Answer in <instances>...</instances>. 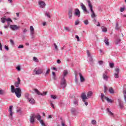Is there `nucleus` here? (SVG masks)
Returning a JSON list of instances; mask_svg holds the SVG:
<instances>
[{
	"label": "nucleus",
	"instance_id": "f257e3e1",
	"mask_svg": "<svg viewBox=\"0 0 126 126\" xmlns=\"http://www.w3.org/2000/svg\"><path fill=\"white\" fill-rule=\"evenodd\" d=\"M11 91L12 93H15L16 96L17 98H20L21 97V89L20 88H14L13 85L11 86Z\"/></svg>",
	"mask_w": 126,
	"mask_h": 126
},
{
	"label": "nucleus",
	"instance_id": "f03ea898",
	"mask_svg": "<svg viewBox=\"0 0 126 126\" xmlns=\"http://www.w3.org/2000/svg\"><path fill=\"white\" fill-rule=\"evenodd\" d=\"M88 4L92 12V14L91 15V17L92 18H95V17H96V15L95 14L94 11H93V6H92V4H91V2H90V0H88Z\"/></svg>",
	"mask_w": 126,
	"mask_h": 126
},
{
	"label": "nucleus",
	"instance_id": "7ed1b4c3",
	"mask_svg": "<svg viewBox=\"0 0 126 126\" xmlns=\"http://www.w3.org/2000/svg\"><path fill=\"white\" fill-rule=\"evenodd\" d=\"M44 72V69L35 68L33 70V74L37 75L42 74Z\"/></svg>",
	"mask_w": 126,
	"mask_h": 126
},
{
	"label": "nucleus",
	"instance_id": "20e7f679",
	"mask_svg": "<svg viewBox=\"0 0 126 126\" xmlns=\"http://www.w3.org/2000/svg\"><path fill=\"white\" fill-rule=\"evenodd\" d=\"M87 56L89 58V63H90V64H93L94 63V61H93V58H92V56H91V53L89 52V50L87 51Z\"/></svg>",
	"mask_w": 126,
	"mask_h": 126
},
{
	"label": "nucleus",
	"instance_id": "39448f33",
	"mask_svg": "<svg viewBox=\"0 0 126 126\" xmlns=\"http://www.w3.org/2000/svg\"><path fill=\"white\" fill-rule=\"evenodd\" d=\"M0 20L2 23H5V21H6L7 24H8V22H12V20L11 19H10V18H1Z\"/></svg>",
	"mask_w": 126,
	"mask_h": 126
},
{
	"label": "nucleus",
	"instance_id": "423d86ee",
	"mask_svg": "<svg viewBox=\"0 0 126 126\" xmlns=\"http://www.w3.org/2000/svg\"><path fill=\"white\" fill-rule=\"evenodd\" d=\"M38 5L41 8H45V7L46 6V3L43 1L39 0L38 1Z\"/></svg>",
	"mask_w": 126,
	"mask_h": 126
},
{
	"label": "nucleus",
	"instance_id": "0eeeda50",
	"mask_svg": "<svg viewBox=\"0 0 126 126\" xmlns=\"http://www.w3.org/2000/svg\"><path fill=\"white\" fill-rule=\"evenodd\" d=\"M10 28L12 29L13 31H16V30H18V29H19L20 27L19 26H17V25H11L10 26Z\"/></svg>",
	"mask_w": 126,
	"mask_h": 126
},
{
	"label": "nucleus",
	"instance_id": "6e6552de",
	"mask_svg": "<svg viewBox=\"0 0 126 126\" xmlns=\"http://www.w3.org/2000/svg\"><path fill=\"white\" fill-rule=\"evenodd\" d=\"M34 91H35V93H37L38 95H41V96H45L47 95V92H43V94H42L36 89H34Z\"/></svg>",
	"mask_w": 126,
	"mask_h": 126
},
{
	"label": "nucleus",
	"instance_id": "1a4fd4ad",
	"mask_svg": "<svg viewBox=\"0 0 126 126\" xmlns=\"http://www.w3.org/2000/svg\"><path fill=\"white\" fill-rule=\"evenodd\" d=\"M30 29L31 31V36H32V39H33V38H34V34H35V32H34V28L33 26H31L30 27Z\"/></svg>",
	"mask_w": 126,
	"mask_h": 126
},
{
	"label": "nucleus",
	"instance_id": "9d476101",
	"mask_svg": "<svg viewBox=\"0 0 126 126\" xmlns=\"http://www.w3.org/2000/svg\"><path fill=\"white\" fill-rule=\"evenodd\" d=\"M30 122L31 124H32L33 125L34 123H35V114H32L30 119Z\"/></svg>",
	"mask_w": 126,
	"mask_h": 126
},
{
	"label": "nucleus",
	"instance_id": "9b49d317",
	"mask_svg": "<svg viewBox=\"0 0 126 126\" xmlns=\"http://www.w3.org/2000/svg\"><path fill=\"white\" fill-rule=\"evenodd\" d=\"M61 85L62 88H65L66 87V81L64 79H62L61 82Z\"/></svg>",
	"mask_w": 126,
	"mask_h": 126
},
{
	"label": "nucleus",
	"instance_id": "f8f14e48",
	"mask_svg": "<svg viewBox=\"0 0 126 126\" xmlns=\"http://www.w3.org/2000/svg\"><path fill=\"white\" fill-rule=\"evenodd\" d=\"M74 73H75V79H77V75H78V74L80 76V79H84V77H83V76H82V74H81V73H78L76 71H74Z\"/></svg>",
	"mask_w": 126,
	"mask_h": 126
},
{
	"label": "nucleus",
	"instance_id": "ddd939ff",
	"mask_svg": "<svg viewBox=\"0 0 126 126\" xmlns=\"http://www.w3.org/2000/svg\"><path fill=\"white\" fill-rule=\"evenodd\" d=\"M75 83L78 85H80L81 83H83V82H85V79H76L75 80Z\"/></svg>",
	"mask_w": 126,
	"mask_h": 126
},
{
	"label": "nucleus",
	"instance_id": "4468645a",
	"mask_svg": "<svg viewBox=\"0 0 126 126\" xmlns=\"http://www.w3.org/2000/svg\"><path fill=\"white\" fill-rule=\"evenodd\" d=\"M81 97L83 102H85V100L88 99V97L86 96V94H85V93H82Z\"/></svg>",
	"mask_w": 126,
	"mask_h": 126
},
{
	"label": "nucleus",
	"instance_id": "2eb2a0df",
	"mask_svg": "<svg viewBox=\"0 0 126 126\" xmlns=\"http://www.w3.org/2000/svg\"><path fill=\"white\" fill-rule=\"evenodd\" d=\"M12 108H13V106H10L9 107V118L10 119H12V115L13 112H12Z\"/></svg>",
	"mask_w": 126,
	"mask_h": 126
},
{
	"label": "nucleus",
	"instance_id": "dca6fc26",
	"mask_svg": "<svg viewBox=\"0 0 126 126\" xmlns=\"http://www.w3.org/2000/svg\"><path fill=\"white\" fill-rule=\"evenodd\" d=\"M74 14L76 16H78V17H80V11L78 8L75 9Z\"/></svg>",
	"mask_w": 126,
	"mask_h": 126
},
{
	"label": "nucleus",
	"instance_id": "f3484780",
	"mask_svg": "<svg viewBox=\"0 0 126 126\" xmlns=\"http://www.w3.org/2000/svg\"><path fill=\"white\" fill-rule=\"evenodd\" d=\"M118 101L119 104L120 109H124V103H123V101L120 99H118Z\"/></svg>",
	"mask_w": 126,
	"mask_h": 126
},
{
	"label": "nucleus",
	"instance_id": "a211bd4d",
	"mask_svg": "<svg viewBox=\"0 0 126 126\" xmlns=\"http://www.w3.org/2000/svg\"><path fill=\"white\" fill-rule=\"evenodd\" d=\"M72 12H73L72 9H70L68 10V15L69 16V19H71V18L72 17Z\"/></svg>",
	"mask_w": 126,
	"mask_h": 126
},
{
	"label": "nucleus",
	"instance_id": "6ab92c4d",
	"mask_svg": "<svg viewBox=\"0 0 126 126\" xmlns=\"http://www.w3.org/2000/svg\"><path fill=\"white\" fill-rule=\"evenodd\" d=\"M81 6L83 11H85V12H88L87 9L86 8V6H85V5L83 4V3H81Z\"/></svg>",
	"mask_w": 126,
	"mask_h": 126
},
{
	"label": "nucleus",
	"instance_id": "aec40b11",
	"mask_svg": "<svg viewBox=\"0 0 126 126\" xmlns=\"http://www.w3.org/2000/svg\"><path fill=\"white\" fill-rule=\"evenodd\" d=\"M104 42L105 44H106V46H109L110 45V43H109V38L107 37H104Z\"/></svg>",
	"mask_w": 126,
	"mask_h": 126
},
{
	"label": "nucleus",
	"instance_id": "412c9836",
	"mask_svg": "<svg viewBox=\"0 0 126 126\" xmlns=\"http://www.w3.org/2000/svg\"><path fill=\"white\" fill-rule=\"evenodd\" d=\"M29 102L30 103V104H32V105H34L35 104V100L33 98H29Z\"/></svg>",
	"mask_w": 126,
	"mask_h": 126
},
{
	"label": "nucleus",
	"instance_id": "4be33fe9",
	"mask_svg": "<svg viewBox=\"0 0 126 126\" xmlns=\"http://www.w3.org/2000/svg\"><path fill=\"white\" fill-rule=\"evenodd\" d=\"M71 112L73 115H76L77 113V110L75 108H72Z\"/></svg>",
	"mask_w": 126,
	"mask_h": 126
},
{
	"label": "nucleus",
	"instance_id": "5701e85b",
	"mask_svg": "<svg viewBox=\"0 0 126 126\" xmlns=\"http://www.w3.org/2000/svg\"><path fill=\"white\" fill-rule=\"evenodd\" d=\"M107 111L109 113V116H111V117H113V118L115 117V115H114V113H113L111 111H110V109L107 108Z\"/></svg>",
	"mask_w": 126,
	"mask_h": 126
},
{
	"label": "nucleus",
	"instance_id": "b1692460",
	"mask_svg": "<svg viewBox=\"0 0 126 126\" xmlns=\"http://www.w3.org/2000/svg\"><path fill=\"white\" fill-rule=\"evenodd\" d=\"M35 118H36V119H37V120L38 121H39L40 122L41 120V115H40L39 114H37L36 115H35Z\"/></svg>",
	"mask_w": 126,
	"mask_h": 126
},
{
	"label": "nucleus",
	"instance_id": "393cba45",
	"mask_svg": "<svg viewBox=\"0 0 126 126\" xmlns=\"http://www.w3.org/2000/svg\"><path fill=\"white\" fill-rule=\"evenodd\" d=\"M19 84H20V79H18V81L15 83V87H19Z\"/></svg>",
	"mask_w": 126,
	"mask_h": 126
},
{
	"label": "nucleus",
	"instance_id": "a878e982",
	"mask_svg": "<svg viewBox=\"0 0 126 126\" xmlns=\"http://www.w3.org/2000/svg\"><path fill=\"white\" fill-rule=\"evenodd\" d=\"M101 99L102 100V102H104V99H106V98H107V97L105 96V94H104L103 93H101Z\"/></svg>",
	"mask_w": 126,
	"mask_h": 126
},
{
	"label": "nucleus",
	"instance_id": "bb28decb",
	"mask_svg": "<svg viewBox=\"0 0 126 126\" xmlns=\"http://www.w3.org/2000/svg\"><path fill=\"white\" fill-rule=\"evenodd\" d=\"M121 39H120V38H116L115 41V44L116 45H118V44H120V43H121Z\"/></svg>",
	"mask_w": 126,
	"mask_h": 126
},
{
	"label": "nucleus",
	"instance_id": "cd10ccee",
	"mask_svg": "<svg viewBox=\"0 0 126 126\" xmlns=\"http://www.w3.org/2000/svg\"><path fill=\"white\" fill-rule=\"evenodd\" d=\"M68 74V71L67 70H64L63 72V77L66 76Z\"/></svg>",
	"mask_w": 126,
	"mask_h": 126
},
{
	"label": "nucleus",
	"instance_id": "c85d7f7f",
	"mask_svg": "<svg viewBox=\"0 0 126 126\" xmlns=\"http://www.w3.org/2000/svg\"><path fill=\"white\" fill-rule=\"evenodd\" d=\"M103 78L104 79H108V78H109L108 76H107V72L106 71H105V73L103 74Z\"/></svg>",
	"mask_w": 126,
	"mask_h": 126
},
{
	"label": "nucleus",
	"instance_id": "c756f323",
	"mask_svg": "<svg viewBox=\"0 0 126 126\" xmlns=\"http://www.w3.org/2000/svg\"><path fill=\"white\" fill-rule=\"evenodd\" d=\"M109 92H110V93H111V94H114V89H113V88L110 87L109 89Z\"/></svg>",
	"mask_w": 126,
	"mask_h": 126
},
{
	"label": "nucleus",
	"instance_id": "7c9ffc66",
	"mask_svg": "<svg viewBox=\"0 0 126 126\" xmlns=\"http://www.w3.org/2000/svg\"><path fill=\"white\" fill-rule=\"evenodd\" d=\"M101 29H102V32H107L108 31V30L107 29V28H106L104 26L101 27Z\"/></svg>",
	"mask_w": 126,
	"mask_h": 126
},
{
	"label": "nucleus",
	"instance_id": "2f4dec72",
	"mask_svg": "<svg viewBox=\"0 0 126 126\" xmlns=\"http://www.w3.org/2000/svg\"><path fill=\"white\" fill-rule=\"evenodd\" d=\"M25 96L26 99H28V100H29V99L30 98V94H29L28 93H26L25 94Z\"/></svg>",
	"mask_w": 126,
	"mask_h": 126
},
{
	"label": "nucleus",
	"instance_id": "473e14b6",
	"mask_svg": "<svg viewBox=\"0 0 126 126\" xmlns=\"http://www.w3.org/2000/svg\"><path fill=\"white\" fill-rule=\"evenodd\" d=\"M92 94H93V93H92V92L91 91L89 92L87 94L88 98H89V97H91V96H92Z\"/></svg>",
	"mask_w": 126,
	"mask_h": 126
},
{
	"label": "nucleus",
	"instance_id": "72a5a7b5",
	"mask_svg": "<svg viewBox=\"0 0 126 126\" xmlns=\"http://www.w3.org/2000/svg\"><path fill=\"white\" fill-rule=\"evenodd\" d=\"M105 100H106L108 103H113V102H114V101L108 97H105Z\"/></svg>",
	"mask_w": 126,
	"mask_h": 126
},
{
	"label": "nucleus",
	"instance_id": "f704fd0d",
	"mask_svg": "<svg viewBox=\"0 0 126 126\" xmlns=\"http://www.w3.org/2000/svg\"><path fill=\"white\" fill-rule=\"evenodd\" d=\"M39 122L42 126H46L45 122H44V121L43 120L39 121Z\"/></svg>",
	"mask_w": 126,
	"mask_h": 126
},
{
	"label": "nucleus",
	"instance_id": "c9c22d12",
	"mask_svg": "<svg viewBox=\"0 0 126 126\" xmlns=\"http://www.w3.org/2000/svg\"><path fill=\"white\" fill-rule=\"evenodd\" d=\"M45 16H47L48 18H51V15H50V13L48 12H46L45 13Z\"/></svg>",
	"mask_w": 126,
	"mask_h": 126
},
{
	"label": "nucleus",
	"instance_id": "e433bc0d",
	"mask_svg": "<svg viewBox=\"0 0 126 126\" xmlns=\"http://www.w3.org/2000/svg\"><path fill=\"white\" fill-rule=\"evenodd\" d=\"M64 28L65 30H66V31H67V32H70L71 30L70 28H69V27H65Z\"/></svg>",
	"mask_w": 126,
	"mask_h": 126
},
{
	"label": "nucleus",
	"instance_id": "4c0bfd02",
	"mask_svg": "<svg viewBox=\"0 0 126 126\" xmlns=\"http://www.w3.org/2000/svg\"><path fill=\"white\" fill-rule=\"evenodd\" d=\"M107 91H108V88H107L106 85H104V93H107Z\"/></svg>",
	"mask_w": 126,
	"mask_h": 126
},
{
	"label": "nucleus",
	"instance_id": "58836bf2",
	"mask_svg": "<svg viewBox=\"0 0 126 126\" xmlns=\"http://www.w3.org/2000/svg\"><path fill=\"white\" fill-rule=\"evenodd\" d=\"M50 69H47V71L45 73V76H47V75H49L50 73Z\"/></svg>",
	"mask_w": 126,
	"mask_h": 126
},
{
	"label": "nucleus",
	"instance_id": "ea45409f",
	"mask_svg": "<svg viewBox=\"0 0 126 126\" xmlns=\"http://www.w3.org/2000/svg\"><path fill=\"white\" fill-rule=\"evenodd\" d=\"M9 25H10V22H8V24H7V25L4 26V28L5 29H7V28H8V27H9Z\"/></svg>",
	"mask_w": 126,
	"mask_h": 126
},
{
	"label": "nucleus",
	"instance_id": "a19ab883",
	"mask_svg": "<svg viewBox=\"0 0 126 126\" xmlns=\"http://www.w3.org/2000/svg\"><path fill=\"white\" fill-rule=\"evenodd\" d=\"M33 60L35 63H38V62H39V60H38V58L36 57H34Z\"/></svg>",
	"mask_w": 126,
	"mask_h": 126
},
{
	"label": "nucleus",
	"instance_id": "79ce46f5",
	"mask_svg": "<svg viewBox=\"0 0 126 126\" xmlns=\"http://www.w3.org/2000/svg\"><path fill=\"white\" fill-rule=\"evenodd\" d=\"M84 23L85 25H88V24H89V22L88 21V20H86L84 21Z\"/></svg>",
	"mask_w": 126,
	"mask_h": 126
},
{
	"label": "nucleus",
	"instance_id": "37998d69",
	"mask_svg": "<svg viewBox=\"0 0 126 126\" xmlns=\"http://www.w3.org/2000/svg\"><path fill=\"white\" fill-rule=\"evenodd\" d=\"M115 65V64H114L113 63H109V66L110 67H111V68H113V67H114V65Z\"/></svg>",
	"mask_w": 126,
	"mask_h": 126
},
{
	"label": "nucleus",
	"instance_id": "c03bdc74",
	"mask_svg": "<svg viewBox=\"0 0 126 126\" xmlns=\"http://www.w3.org/2000/svg\"><path fill=\"white\" fill-rule=\"evenodd\" d=\"M73 103L75 105H78V99H75Z\"/></svg>",
	"mask_w": 126,
	"mask_h": 126
},
{
	"label": "nucleus",
	"instance_id": "a18cd8bd",
	"mask_svg": "<svg viewBox=\"0 0 126 126\" xmlns=\"http://www.w3.org/2000/svg\"><path fill=\"white\" fill-rule=\"evenodd\" d=\"M4 94V91L2 90L1 88H0V95H2Z\"/></svg>",
	"mask_w": 126,
	"mask_h": 126
},
{
	"label": "nucleus",
	"instance_id": "49530a36",
	"mask_svg": "<svg viewBox=\"0 0 126 126\" xmlns=\"http://www.w3.org/2000/svg\"><path fill=\"white\" fill-rule=\"evenodd\" d=\"M115 29L116 30H119V29H120V27H119V24L118 23H116Z\"/></svg>",
	"mask_w": 126,
	"mask_h": 126
},
{
	"label": "nucleus",
	"instance_id": "de8ad7c7",
	"mask_svg": "<svg viewBox=\"0 0 126 126\" xmlns=\"http://www.w3.org/2000/svg\"><path fill=\"white\" fill-rule=\"evenodd\" d=\"M54 46L55 47V50H56V51H59V48H58V45H57L56 43L54 44Z\"/></svg>",
	"mask_w": 126,
	"mask_h": 126
},
{
	"label": "nucleus",
	"instance_id": "09e8293b",
	"mask_svg": "<svg viewBox=\"0 0 126 126\" xmlns=\"http://www.w3.org/2000/svg\"><path fill=\"white\" fill-rule=\"evenodd\" d=\"M51 97L52 99H54V100H56V99H57V96H56V95H51Z\"/></svg>",
	"mask_w": 126,
	"mask_h": 126
},
{
	"label": "nucleus",
	"instance_id": "8fccbe9b",
	"mask_svg": "<svg viewBox=\"0 0 126 126\" xmlns=\"http://www.w3.org/2000/svg\"><path fill=\"white\" fill-rule=\"evenodd\" d=\"M23 48H24V46L22 44L19 45L18 47V49H23Z\"/></svg>",
	"mask_w": 126,
	"mask_h": 126
},
{
	"label": "nucleus",
	"instance_id": "3c124183",
	"mask_svg": "<svg viewBox=\"0 0 126 126\" xmlns=\"http://www.w3.org/2000/svg\"><path fill=\"white\" fill-rule=\"evenodd\" d=\"M115 78H119V73H117L114 74Z\"/></svg>",
	"mask_w": 126,
	"mask_h": 126
},
{
	"label": "nucleus",
	"instance_id": "603ef678",
	"mask_svg": "<svg viewBox=\"0 0 126 126\" xmlns=\"http://www.w3.org/2000/svg\"><path fill=\"white\" fill-rule=\"evenodd\" d=\"M10 43L12 45V46H13V45H14V41L12 39H10Z\"/></svg>",
	"mask_w": 126,
	"mask_h": 126
},
{
	"label": "nucleus",
	"instance_id": "864d4df0",
	"mask_svg": "<svg viewBox=\"0 0 126 126\" xmlns=\"http://www.w3.org/2000/svg\"><path fill=\"white\" fill-rule=\"evenodd\" d=\"M115 71L117 72V73H119L120 71V69L119 68V67H116L115 68Z\"/></svg>",
	"mask_w": 126,
	"mask_h": 126
},
{
	"label": "nucleus",
	"instance_id": "5fc2aeb1",
	"mask_svg": "<svg viewBox=\"0 0 126 126\" xmlns=\"http://www.w3.org/2000/svg\"><path fill=\"white\" fill-rule=\"evenodd\" d=\"M16 69L18 70V71H20V70H21V68H20V66H17Z\"/></svg>",
	"mask_w": 126,
	"mask_h": 126
},
{
	"label": "nucleus",
	"instance_id": "6e6d98bb",
	"mask_svg": "<svg viewBox=\"0 0 126 126\" xmlns=\"http://www.w3.org/2000/svg\"><path fill=\"white\" fill-rule=\"evenodd\" d=\"M75 38H77V41L78 42H79V41H80V39H79V36H78V35H75Z\"/></svg>",
	"mask_w": 126,
	"mask_h": 126
},
{
	"label": "nucleus",
	"instance_id": "4d7b16f0",
	"mask_svg": "<svg viewBox=\"0 0 126 126\" xmlns=\"http://www.w3.org/2000/svg\"><path fill=\"white\" fill-rule=\"evenodd\" d=\"M27 29H24L23 30V33L24 34H25L27 32Z\"/></svg>",
	"mask_w": 126,
	"mask_h": 126
},
{
	"label": "nucleus",
	"instance_id": "13d9d810",
	"mask_svg": "<svg viewBox=\"0 0 126 126\" xmlns=\"http://www.w3.org/2000/svg\"><path fill=\"white\" fill-rule=\"evenodd\" d=\"M79 24V21L78 20L75 22V25H78Z\"/></svg>",
	"mask_w": 126,
	"mask_h": 126
},
{
	"label": "nucleus",
	"instance_id": "bf43d9fd",
	"mask_svg": "<svg viewBox=\"0 0 126 126\" xmlns=\"http://www.w3.org/2000/svg\"><path fill=\"white\" fill-rule=\"evenodd\" d=\"M50 104H51V107H52L53 109H55V105H54V104H53V102H52V101H50Z\"/></svg>",
	"mask_w": 126,
	"mask_h": 126
},
{
	"label": "nucleus",
	"instance_id": "052dcab7",
	"mask_svg": "<svg viewBox=\"0 0 126 126\" xmlns=\"http://www.w3.org/2000/svg\"><path fill=\"white\" fill-rule=\"evenodd\" d=\"M96 122L95 121V120H92V124L93 125H96Z\"/></svg>",
	"mask_w": 126,
	"mask_h": 126
},
{
	"label": "nucleus",
	"instance_id": "680f3d73",
	"mask_svg": "<svg viewBox=\"0 0 126 126\" xmlns=\"http://www.w3.org/2000/svg\"><path fill=\"white\" fill-rule=\"evenodd\" d=\"M98 63H99V64H100V65H102V64H103V61H100L98 62Z\"/></svg>",
	"mask_w": 126,
	"mask_h": 126
},
{
	"label": "nucleus",
	"instance_id": "e2e57ef3",
	"mask_svg": "<svg viewBox=\"0 0 126 126\" xmlns=\"http://www.w3.org/2000/svg\"><path fill=\"white\" fill-rule=\"evenodd\" d=\"M4 49H5V50H6V51H8V50H9V48L6 45L4 46Z\"/></svg>",
	"mask_w": 126,
	"mask_h": 126
},
{
	"label": "nucleus",
	"instance_id": "0e129e2a",
	"mask_svg": "<svg viewBox=\"0 0 126 126\" xmlns=\"http://www.w3.org/2000/svg\"><path fill=\"white\" fill-rule=\"evenodd\" d=\"M121 12H124L125 11V8L123 7L120 9Z\"/></svg>",
	"mask_w": 126,
	"mask_h": 126
},
{
	"label": "nucleus",
	"instance_id": "69168bd1",
	"mask_svg": "<svg viewBox=\"0 0 126 126\" xmlns=\"http://www.w3.org/2000/svg\"><path fill=\"white\" fill-rule=\"evenodd\" d=\"M61 124L62 126H66V125H65V123H64V122L63 121L62 122Z\"/></svg>",
	"mask_w": 126,
	"mask_h": 126
},
{
	"label": "nucleus",
	"instance_id": "338daca9",
	"mask_svg": "<svg viewBox=\"0 0 126 126\" xmlns=\"http://www.w3.org/2000/svg\"><path fill=\"white\" fill-rule=\"evenodd\" d=\"M0 51H2V45H1V43L0 42Z\"/></svg>",
	"mask_w": 126,
	"mask_h": 126
},
{
	"label": "nucleus",
	"instance_id": "774afa93",
	"mask_svg": "<svg viewBox=\"0 0 126 126\" xmlns=\"http://www.w3.org/2000/svg\"><path fill=\"white\" fill-rule=\"evenodd\" d=\"M57 63H61V60H57Z\"/></svg>",
	"mask_w": 126,
	"mask_h": 126
}]
</instances>
